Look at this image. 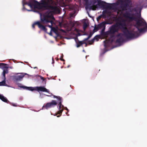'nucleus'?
<instances>
[{"instance_id": "obj_1", "label": "nucleus", "mask_w": 147, "mask_h": 147, "mask_svg": "<svg viewBox=\"0 0 147 147\" xmlns=\"http://www.w3.org/2000/svg\"><path fill=\"white\" fill-rule=\"evenodd\" d=\"M142 7H141L139 9L138 7L132 9L130 10L129 12L126 11L123 13V16L125 19H122L117 24L123 28V32L125 36L128 39H131L136 38L138 37V31H134L133 30H129L126 27V22L128 23L132 22L134 20L136 19V17L135 16V14L131 12L132 11L137 12L139 9L140 12L142 9Z\"/></svg>"}, {"instance_id": "obj_2", "label": "nucleus", "mask_w": 147, "mask_h": 147, "mask_svg": "<svg viewBox=\"0 0 147 147\" xmlns=\"http://www.w3.org/2000/svg\"><path fill=\"white\" fill-rule=\"evenodd\" d=\"M52 3V0H41L40 2L35 0H29L28 2L26 3L25 4L28 5L31 8L34 7L39 9H51L55 12L58 11L59 10L57 7L51 5Z\"/></svg>"}, {"instance_id": "obj_3", "label": "nucleus", "mask_w": 147, "mask_h": 147, "mask_svg": "<svg viewBox=\"0 0 147 147\" xmlns=\"http://www.w3.org/2000/svg\"><path fill=\"white\" fill-rule=\"evenodd\" d=\"M54 19V18L52 16L50 15L49 14H44L43 15L41 16L40 20L41 22L36 21L34 22L32 25V27L33 28H35L34 26L35 25H37L38 28L41 30H42L45 32H46L47 29L45 28V26L41 24H47L48 23H51V25H49L48 26L50 28H52L53 23V21L51 20V19Z\"/></svg>"}, {"instance_id": "obj_4", "label": "nucleus", "mask_w": 147, "mask_h": 147, "mask_svg": "<svg viewBox=\"0 0 147 147\" xmlns=\"http://www.w3.org/2000/svg\"><path fill=\"white\" fill-rule=\"evenodd\" d=\"M54 19V18L52 16L50 15L49 14H44L43 15L41 16L40 20L41 22L36 21L34 22L32 25V27L33 28H35L34 26L35 25H37L38 28L41 30H42L45 32H46L47 29L45 28V26L41 24H47L48 23H51V25H49L48 26L50 28H52L53 23V21L51 20V19Z\"/></svg>"}, {"instance_id": "obj_5", "label": "nucleus", "mask_w": 147, "mask_h": 147, "mask_svg": "<svg viewBox=\"0 0 147 147\" xmlns=\"http://www.w3.org/2000/svg\"><path fill=\"white\" fill-rule=\"evenodd\" d=\"M118 26V25L117 23L112 25L110 27L109 30L105 33V35L106 37L110 36L111 38L114 37L115 33L118 32L119 30Z\"/></svg>"}, {"instance_id": "obj_6", "label": "nucleus", "mask_w": 147, "mask_h": 147, "mask_svg": "<svg viewBox=\"0 0 147 147\" xmlns=\"http://www.w3.org/2000/svg\"><path fill=\"white\" fill-rule=\"evenodd\" d=\"M136 22V23L135 24V26L136 28L138 29V35L139 34L138 31H139L140 32H144L145 30V28H140V27H143L145 26L146 25V23L145 21L143 19L142 20L140 19H138L137 17H136V19L135 20H134ZM139 36V35H138ZM139 36H138V37Z\"/></svg>"}, {"instance_id": "obj_7", "label": "nucleus", "mask_w": 147, "mask_h": 147, "mask_svg": "<svg viewBox=\"0 0 147 147\" xmlns=\"http://www.w3.org/2000/svg\"><path fill=\"white\" fill-rule=\"evenodd\" d=\"M98 5L104 8L108 9H113L115 7V3H109L101 0H97Z\"/></svg>"}, {"instance_id": "obj_8", "label": "nucleus", "mask_w": 147, "mask_h": 147, "mask_svg": "<svg viewBox=\"0 0 147 147\" xmlns=\"http://www.w3.org/2000/svg\"><path fill=\"white\" fill-rule=\"evenodd\" d=\"M21 87L24 88L28 90L33 91V90H37L38 91H42L46 92L49 93V90L47 89L46 88L42 86L36 87L34 88L33 87H28L25 86H22Z\"/></svg>"}, {"instance_id": "obj_9", "label": "nucleus", "mask_w": 147, "mask_h": 147, "mask_svg": "<svg viewBox=\"0 0 147 147\" xmlns=\"http://www.w3.org/2000/svg\"><path fill=\"white\" fill-rule=\"evenodd\" d=\"M86 8L89 9L90 10H95L97 8L98 5H94L91 1L89 2L88 0L85 3Z\"/></svg>"}, {"instance_id": "obj_10", "label": "nucleus", "mask_w": 147, "mask_h": 147, "mask_svg": "<svg viewBox=\"0 0 147 147\" xmlns=\"http://www.w3.org/2000/svg\"><path fill=\"white\" fill-rule=\"evenodd\" d=\"M119 1L121 2V6L120 7L122 11H124L125 10H127V8L129 6V3L126 2L125 1H123L122 0H119Z\"/></svg>"}, {"instance_id": "obj_11", "label": "nucleus", "mask_w": 147, "mask_h": 147, "mask_svg": "<svg viewBox=\"0 0 147 147\" xmlns=\"http://www.w3.org/2000/svg\"><path fill=\"white\" fill-rule=\"evenodd\" d=\"M125 36L124 34V33L123 34L120 33L118 34L116 36L117 37V38L116 40V43H118L119 44H121L122 43L124 42V40L123 38V36Z\"/></svg>"}, {"instance_id": "obj_12", "label": "nucleus", "mask_w": 147, "mask_h": 147, "mask_svg": "<svg viewBox=\"0 0 147 147\" xmlns=\"http://www.w3.org/2000/svg\"><path fill=\"white\" fill-rule=\"evenodd\" d=\"M57 104V102L55 100H52L51 102H50L47 103L45 105L43 106V108H45L46 109H47L48 108L54 107Z\"/></svg>"}, {"instance_id": "obj_13", "label": "nucleus", "mask_w": 147, "mask_h": 147, "mask_svg": "<svg viewBox=\"0 0 147 147\" xmlns=\"http://www.w3.org/2000/svg\"><path fill=\"white\" fill-rule=\"evenodd\" d=\"M108 24L107 22L104 21L99 24L98 25L99 29L102 28V31H104L105 28V25Z\"/></svg>"}, {"instance_id": "obj_14", "label": "nucleus", "mask_w": 147, "mask_h": 147, "mask_svg": "<svg viewBox=\"0 0 147 147\" xmlns=\"http://www.w3.org/2000/svg\"><path fill=\"white\" fill-rule=\"evenodd\" d=\"M53 98H57L58 100H59V103L58 104V105L59 106V109H60L61 105V100L62 99V98L59 96H56L54 95H53Z\"/></svg>"}, {"instance_id": "obj_15", "label": "nucleus", "mask_w": 147, "mask_h": 147, "mask_svg": "<svg viewBox=\"0 0 147 147\" xmlns=\"http://www.w3.org/2000/svg\"><path fill=\"white\" fill-rule=\"evenodd\" d=\"M0 99L3 102L7 103H8L9 102L6 97L4 96L3 95L1 94H0Z\"/></svg>"}, {"instance_id": "obj_16", "label": "nucleus", "mask_w": 147, "mask_h": 147, "mask_svg": "<svg viewBox=\"0 0 147 147\" xmlns=\"http://www.w3.org/2000/svg\"><path fill=\"white\" fill-rule=\"evenodd\" d=\"M24 76V75L23 74L18 75L15 76V79L17 81H21Z\"/></svg>"}, {"instance_id": "obj_17", "label": "nucleus", "mask_w": 147, "mask_h": 147, "mask_svg": "<svg viewBox=\"0 0 147 147\" xmlns=\"http://www.w3.org/2000/svg\"><path fill=\"white\" fill-rule=\"evenodd\" d=\"M84 43L86 44V47L87 46V44L84 41H79L78 42H77L76 43V47H79L81 45Z\"/></svg>"}, {"instance_id": "obj_18", "label": "nucleus", "mask_w": 147, "mask_h": 147, "mask_svg": "<svg viewBox=\"0 0 147 147\" xmlns=\"http://www.w3.org/2000/svg\"><path fill=\"white\" fill-rule=\"evenodd\" d=\"M7 65V64H6V65H5L3 67H4L1 68L3 69V73H4V74H7L8 73V67L6 66Z\"/></svg>"}, {"instance_id": "obj_19", "label": "nucleus", "mask_w": 147, "mask_h": 147, "mask_svg": "<svg viewBox=\"0 0 147 147\" xmlns=\"http://www.w3.org/2000/svg\"><path fill=\"white\" fill-rule=\"evenodd\" d=\"M98 37V36H96L92 40H91L89 41L90 42L89 44L90 45L92 44L94 42V40L95 39H97Z\"/></svg>"}, {"instance_id": "obj_20", "label": "nucleus", "mask_w": 147, "mask_h": 147, "mask_svg": "<svg viewBox=\"0 0 147 147\" xmlns=\"http://www.w3.org/2000/svg\"><path fill=\"white\" fill-rule=\"evenodd\" d=\"M104 43V46L105 48H107L109 46L108 41L105 40L103 42Z\"/></svg>"}, {"instance_id": "obj_21", "label": "nucleus", "mask_w": 147, "mask_h": 147, "mask_svg": "<svg viewBox=\"0 0 147 147\" xmlns=\"http://www.w3.org/2000/svg\"><path fill=\"white\" fill-rule=\"evenodd\" d=\"M99 29L98 25H95L94 30H93V33L97 31Z\"/></svg>"}, {"instance_id": "obj_22", "label": "nucleus", "mask_w": 147, "mask_h": 147, "mask_svg": "<svg viewBox=\"0 0 147 147\" xmlns=\"http://www.w3.org/2000/svg\"><path fill=\"white\" fill-rule=\"evenodd\" d=\"M0 86H7L5 83V80H4L0 82Z\"/></svg>"}, {"instance_id": "obj_23", "label": "nucleus", "mask_w": 147, "mask_h": 147, "mask_svg": "<svg viewBox=\"0 0 147 147\" xmlns=\"http://www.w3.org/2000/svg\"><path fill=\"white\" fill-rule=\"evenodd\" d=\"M59 111H58L57 114H61V115H58L57 116V117H59L61 116V114L62 113V112L63 111V109H61V108L60 109L59 107Z\"/></svg>"}, {"instance_id": "obj_24", "label": "nucleus", "mask_w": 147, "mask_h": 147, "mask_svg": "<svg viewBox=\"0 0 147 147\" xmlns=\"http://www.w3.org/2000/svg\"><path fill=\"white\" fill-rule=\"evenodd\" d=\"M88 26V24L86 23L85 22L84 23L83 25V28L84 31L87 28Z\"/></svg>"}, {"instance_id": "obj_25", "label": "nucleus", "mask_w": 147, "mask_h": 147, "mask_svg": "<svg viewBox=\"0 0 147 147\" xmlns=\"http://www.w3.org/2000/svg\"><path fill=\"white\" fill-rule=\"evenodd\" d=\"M5 65H6V64L3 63H0V68H1L2 67H4V66Z\"/></svg>"}, {"instance_id": "obj_26", "label": "nucleus", "mask_w": 147, "mask_h": 147, "mask_svg": "<svg viewBox=\"0 0 147 147\" xmlns=\"http://www.w3.org/2000/svg\"><path fill=\"white\" fill-rule=\"evenodd\" d=\"M94 33H93V32H90V34L88 36V38H90V37H91L92 36V35Z\"/></svg>"}, {"instance_id": "obj_27", "label": "nucleus", "mask_w": 147, "mask_h": 147, "mask_svg": "<svg viewBox=\"0 0 147 147\" xmlns=\"http://www.w3.org/2000/svg\"><path fill=\"white\" fill-rule=\"evenodd\" d=\"M91 1L93 4V5H95V4L96 3L97 1V0H92Z\"/></svg>"}, {"instance_id": "obj_28", "label": "nucleus", "mask_w": 147, "mask_h": 147, "mask_svg": "<svg viewBox=\"0 0 147 147\" xmlns=\"http://www.w3.org/2000/svg\"><path fill=\"white\" fill-rule=\"evenodd\" d=\"M63 54H62V55L61 56V57H60V59L61 61H65V60L63 59Z\"/></svg>"}, {"instance_id": "obj_29", "label": "nucleus", "mask_w": 147, "mask_h": 147, "mask_svg": "<svg viewBox=\"0 0 147 147\" xmlns=\"http://www.w3.org/2000/svg\"><path fill=\"white\" fill-rule=\"evenodd\" d=\"M102 17V16H98L97 18V21H98Z\"/></svg>"}, {"instance_id": "obj_30", "label": "nucleus", "mask_w": 147, "mask_h": 147, "mask_svg": "<svg viewBox=\"0 0 147 147\" xmlns=\"http://www.w3.org/2000/svg\"><path fill=\"white\" fill-rule=\"evenodd\" d=\"M5 74H4V73H3V75L4 77V80H5L6 79V78L5 77Z\"/></svg>"}, {"instance_id": "obj_31", "label": "nucleus", "mask_w": 147, "mask_h": 147, "mask_svg": "<svg viewBox=\"0 0 147 147\" xmlns=\"http://www.w3.org/2000/svg\"><path fill=\"white\" fill-rule=\"evenodd\" d=\"M89 38H88V37L87 38L84 39L83 41L84 42L85 41L87 40Z\"/></svg>"}, {"instance_id": "obj_32", "label": "nucleus", "mask_w": 147, "mask_h": 147, "mask_svg": "<svg viewBox=\"0 0 147 147\" xmlns=\"http://www.w3.org/2000/svg\"><path fill=\"white\" fill-rule=\"evenodd\" d=\"M64 109L67 110L68 112L69 111V110L67 109V107H65L64 108Z\"/></svg>"}, {"instance_id": "obj_33", "label": "nucleus", "mask_w": 147, "mask_h": 147, "mask_svg": "<svg viewBox=\"0 0 147 147\" xmlns=\"http://www.w3.org/2000/svg\"><path fill=\"white\" fill-rule=\"evenodd\" d=\"M52 63H54V60L53 57L52 58Z\"/></svg>"}, {"instance_id": "obj_34", "label": "nucleus", "mask_w": 147, "mask_h": 147, "mask_svg": "<svg viewBox=\"0 0 147 147\" xmlns=\"http://www.w3.org/2000/svg\"><path fill=\"white\" fill-rule=\"evenodd\" d=\"M61 107H62V109H63V108H64L65 107H64V106L63 105H62V104H61Z\"/></svg>"}, {"instance_id": "obj_35", "label": "nucleus", "mask_w": 147, "mask_h": 147, "mask_svg": "<svg viewBox=\"0 0 147 147\" xmlns=\"http://www.w3.org/2000/svg\"><path fill=\"white\" fill-rule=\"evenodd\" d=\"M12 105H13V106H15V107H16V106H17V105H15V104H13Z\"/></svg>"}, {"instance_id": "obj_36", "label": "nucleus", "mask_w": 147, "mask_h": 147, "mask_svg": "<svg viewBox=\"0 0 147 147\" xmlns=\"http://www.w3.org/2000/svg\"><path fill=\"white\" fill-rule=\"evenodd\" d=\"M127 2H128V3H130L131 2V1L130 0H127Z\"/></svg>"}, {"instance_id": "obj_37", "label": "nucleus", "mask_w": 147, "mask_h": 147, "mask_svg": "<svg viewBox=\"0 0 147 147\" xmlns=\"http://www.w3.org/2000/svg\"><path fill=\"white\" fill-rule=\"evenodd\" d=\"M66 1L69 2L71 0H65Z\"/></svg>"}, {"instance_id": "obj_38", "label": "nucleus", "mask_w": 147, "mask_h": 147, "mask_svg": "<svg viewBox=\"0 0 147 147\" xmlns=\"http://www.w3.org/2000/svg\"><path fill=\"white\" fill-rule=\"evenodd\" d=\"M53 30L54 31H55V30H56V29H55V28H54Z\"/></svg>"}, {"instance_id": "obj_39", "label": "nucleus", "mask_w": 147, "mask_h": 147, "mask_svg": "<svg viewBox=\"0 0 147 147\" xmlns=\"http://www.w3.org/2000/svg\"><path fill=\"white\" fill-rule=\"evenodd\" d=\"M61 31H62V32H64V30H63V29H61Z\"/></svg>"}, {"instance_id": "obj_40", "label": "nucleus", "mask_w": 147, "mask_h": 147, "mask_svg": "<svg viewBox=\"0 0 147 147\" xmlns=\"http://www.w3.org/2000/svg\"><path fill=\"white\" fill-rule=\"evenodd\" d=\"M34 69H36V68L37 69V67H34Z\"/></svg>"}, {"instance_id": "obj_41", "label": "nucleus", "mask_w": 147, "mask_h": 147, "mask_svg": "<svg viewBox=\"0 0 147 147\" xmlns=\"http://www.w3.org/2000/svg\"><path fill=\"white\" fill-rule=\"evenodd\" d=\"M116 4H117V5H118V4H119V3L118 2H117V3H116Z\"/></svg>"}, {"instance_id": "obj_42", "label": "nucleus", "mask_w": 147, "mask_h": 147, "mask_svg": "<svg viewBox=\"0 0 147 147\" xmlns=\"http://www.w3.org/2000/svg\"><path fill=\"white\" fill-rule=\"evenodd\" d=\"M70 66L69 65H68L67 66V67L68 68Z\"/></svg>"}, {"instance_id": "obj_43", "label": "nucleus", "mask_w": 147, "mask_h": 147, "mask_svg": "<svg viewBox=\"0 0 147 147\" xmlns=\"http://www.w3.org/2000/svg\"><path fill=\"white\" fill-rule=\"evenodd\" d=\"M41 78L42 79H43V80H44V78L43 77H42V78Z\"/></svg>"}, {"instance_id": "obj_44", "label": "nucleus", "mask_w": 147, "mask_h": 147, "mask_svg": "<svg viewBox=\"0 0 147 147\" xmlns=\"http://www.w3.org/2000/svg\"><path fill=\"white\" fill-rule=\"evenodd\" d=\"M113 40H112V42H113Z\"/></svg>"}, {"instance_id": "obj_45", "label": "nucleus", "mask_w": 147, "mask_h": 147, "mask_svg": "<svg viewBox=\"0 0 147 147\" xmlns=\"http://www.w3.org/2000/svg\"><path fill=\"white\" fill-rule=\"evenodd\" d=\"M141 16V15L140 14V17Z\"/></svg>"}, {"instance_id": "obj_46", "label": "nucleus", "mask_w": 147, "mask_h": 147, "mask_svg": "<svg viewBox=\"0 0 147 147\" xmlns=\"http://www.w3.org/2000/svg\"><path fill=\"white\" fill-rule=\"evenodd\" d=\"M23 6H24V5H23Z\"/></svg>"}, {"instance_id": "obj_47", "label": "nucleus", "mask_w": 147, "mask_h": 147, "mask_svg": "<svg viewBox=\"0 0 147 147\" xmlns=\"http://www.w3.org/2000/svg\"><path fill=\"white\" fill-rule=\"evenodd\" d=\"M48 96H50L47 95Z\"/></svg>"}, {"instance_id": "obj_48", "label": "nucleus", "mask_w": 147, "mask_h": 147, "mask_svg": "<svg viewBox=\"0 0 147 147\" xmlns=\"http://www.w3.org/2000/svg\"><path fill=\"white\" fill-rule=\"evenodd\" d=\"M51 95H53L52 94V93H51Z\"/></svg>"}]
</instances>
